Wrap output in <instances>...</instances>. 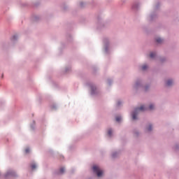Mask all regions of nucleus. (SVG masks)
I'll list each match as a JSON object with an SVG mask.
<instances>
[{"mask_svg": "<svg viewBox=\"0 0 179 179\" xmlns=\"http://www.w3.org/2000/svg\"><path fill=\"white\" fill-rule=\"evenodd\" d=\"M107 83L108 85H111V83H113V80L109 79L107 80Z\"/></svg>", "mask_w": 179, "mask_h": 179, "instance_id": "nucleus-22", "label": "nucleus"}, {"mask_svg": "<svg viewBox=\"0 0 179 179\" xmlns=\"http://www.w3.org/2000/svg\"><path fill=\"white\" fill-rule=\"evenodd\" d=\"M117 156H118V152H113L112 155H111V157H112L113 159H115V157H117Z\"/></svg>", "mask_w": 179, "mask_h": 179, "instance_id": "nucleus-17", "label": "nucleus"}, {"mask_svg": "<svg viewBox=\"0 0 179 179\" xmlns=\"http://www.w3.org/2000/svg\"><path fill=\"white\" fill-rule=\"evenodd\" d=\"M175 149H179V145H176Z\"/></svg>", "mask_w": 179, "mask_h": 179, "instance_id": "nucleus-25", "label": "nucleus"}, {"mask_svg": "<svg viewBox=\"0 0 179 179\" xmlns=\"http://www.w3.org/2000/svg\"><path fill=\"white\" fill-rule=\"evenodd\" d=\"M31 170H36L37 169V164L34 162L31 164Z\"/></svg>", "mask_w": 179, "mask_h": 179, "instance_id": "nucleus-15", "label": "nucleus"}, {"mask_svg": "<svg viewBox=\"0 0 179 179\" xmlns=\"http://www.w3.org/2000/svg\"><path fill=\"white\" fill-rule=\"evenodd\" d=\"M117 107H120V106H122V101L118 100L117 101Z\"/></svg>", "mask_w": 179, "mask_h": 179, "instance_id": "nucleus-18", "label": "nucleus"}, {"mask_svg": "<svg viewBox=\"0 0 179 179\" xmlns=\"http://www.w3.org/2000/svg\"><path fill=\"white\" fill-rule=\"evenodd\" d=\"M80 6H83V3H80Z\"/></svg>", "mask_w": 179, "mask_h": 179, "instance_id": "nucleus-26", "label": "nucleus"}, {"mask_svg": "<svg viewBox=\"0 0 179 179\" xmlns=\"http://www.w3.org/2000/svg\"><path fill=\"white\" fill-rule=\"evenodd\" d=\"M141 71H143V72H146L149 69V64L147 63L143 64L141 66H140Z\"/></svg>", "mask_w": 179, "mask_h": 179, "instance_id": "nucleus-8", "label": "nucleus"}, {"mask_svg": "<svg viewBox=\"0 0 179 179\" xmlns=\"http://www.w3.org/2000/svg\"><path fill=\"white\" fill-rule=\"evenodd\" d=\"M143 90L144 92H149V90H150V85L148 84L145 85H143Z\"/></svg>", "mask_w": 179, "mask_h": 179, "instance_id": "nucleus-12", "label": "nucleus"}, {"mask_svg": "<svg viewBox=\"0 0 179 179\" xmlns=\"http://www.w3.org/2000/svg\"><path fill=\"white\" fill-rule=\"evenodd\" d=\"M15 176H16L15 172L9 171L5 174V178H8V177H15Z\"/></svg>", "mask_w": 179, "mask_h": 179, "instance_id": "nucleus-10", "label": "nucleus"}, {"mask_svg": "<svg viewBox=\"0 0 179 179\" xmlns=\"http://www.w3.org/2000/svg\"><path fill=\"white\" fill-rule=\"evenodd\" d=\"M91 90L92 94H96L97 93V87H96V86H92Z\"/></svg>", "mask_w": 179, "mask_h": 179, "instance_id": "nucleus-13", "label": "nucleus"}, {"mask_svg": "<svg viewBox=\"0 0 179 179\" xmlns=\"http://www.w3.org/2000/svg\"><path fill=\"white\" fill-rule=\"evenodd\" d=\"M155 41L157 44H162L164 41V38L160 37V36H156L155 38Z\"/></svg>", "mask_w": 179, "mask_h": 179, "instance_id": "nucleus-11", "label": "nucleus"}, {"mask_svg": "<svg viewBox=\"0 0 179 179\" xmlns=\"http://www.w3.org/2000/svg\"><path fill=\"white\" fill-rule=\"evenodd\" d=\"M65 173V168H61L59 170V174H64Z\"/></svg>", "mask_w": 179, "mask_h": 179, "instance_id": "nucleus-19", "label": "nucleus"}, {"mask_svg": "<svg viewBox=\"0 0 179 179\" xmlns=\"http://www.w3.org/2000/svg\"><path fill=\"white\" fill-rule=\"evenodd\" d=\"M0 176H1V173H0Z\"/></svg>", "mask_w": 179, "mask_h": 179, "instance_id": "nucleus-28", "label": "nucleus"}, {"mask_svg": "<svg viewBox=\"0 0 179 179\" xmlns=\"http://www.w3.org/2000/svg\"><path fill=\"white\" fill-rule=\"evenodd\" d=\"M111 50V41L110 40L106 39L103 43V51L106 54H108L110 50Z\"/></svg>", "mask_w": 179, "mask_h": 179, "instance_id": "nucleus-4", "label": "nucleus"}, {"mask_svg": "<svg viewBox=\"0 0 179 179\" xmlns=\"http://www.w3.org/2000/svg\"><path fill=\"white\" fill-rule=\"evenodd\" d=\"M143 87V80H137L135 81L134 84L132 86V89L134 92H137L139 89Z\"/></svg>", "mask_w": 179, "mask_h": 179, "instance_id": "nucleus-3", "label": "nucleus"}, {"mask_svg": "<svg viewBox=\"0 0 179 179\" xmlns=\"http://www.w3.org/2000/svg\"><path fill=\"white\" fill-rule=\"evenodd\" d=\"M141 131L139 130L134 129L133 131V136L134 138H139V136H141Z\"/></svg>", "mask_w": 179, "mask_h": 179, "instance_id": "nucleus-9", "label": "nucleus"}, {"mask_svg": "<svg viewBox=\"0 0 179 179\" xmlns=\"http://www.w3.org/2000/svg\"><path fill=\"white\" fill-rule=\"evenodd\" d=\"M164 84L166 87H171L174 86V79L173 78H166L164 80Z\"/></svg>", "mask_w": 179, "mask_h": 179, "instance_id": "nucleus-7", "label": "nucleus"}, {"mask_svg": "<svg viewBox=\"0 0 179 179\" xmlns=\"http://www.w3.org/2000/svg\"><path fill=\"white\" fill-rule=\"evenodd\" d=\"M93 172L96 174L98 178H101L104 176V171L101 169V168L97 165H94L92 167Z\"/></svg>", "mask_w": 179, "mask_h": 179, "instance_id": "nucleus-2", "label": "nucleus"}, {"mask_svg": "<svg viewBox=\"0 0 179 179\" xmlns=\"http://www.w3.org/2000/svg\"><path fill=\"white\" fill-rule=\"evenodd\" d=\"M1 78H3V74L1 75Z\"/></svg>", "mask_w": 179, "mask_h": 179, "instance_id": "nucleus-27", "label": "nucleus"}, {"mask_svg": "<svg viewBox=\"0 0 179 179\" xmlns=\"http://www.w3.org/2000/svg\"><path fill=\"white\" fill-rule=\"evenodd\" d=\"M25 153H27V154L30 153V148H27L25 149Z\"/></svg>", "mask_w": 179, "mask_h": 179, "instance_id": "nucleus-21", "label": "nucleus"}, {"mask_svg": "<svg viewBox=\"0 0 179 179\" xmlns=\"http://www.w3.org/2000/svg\"><path fill=\"white\" fill-rule=\"evenodd\" d=\"M148 57L151 59H159V61H160L161 62L166 61V58L159 59V57H157V53L156 52H150Z\"/></svg>", "mask_w": 179, "mask_h": 179, "instance_id": "nucleus-5", "label": "nucleus"}, {"mask_svg": "<svg viewBox=\"0 0 179 179\" xmlns=\"http://www.w3.org/2000/svg\"><path fill=\"white\" fill-rule=\"evenodd\" d=\"M152 131H153V124L152 123L147 124L144 129V132L145 134H151Z\"/></svg>", "mask_w": 179, "mask_h": 179, "instance_id": "nucleus-6", "label": "nucleus"}, {"mask_svg": "<svg viewBox=\"0 0 179 179\" xmlns=\"http://www.w3.org/2000/svg\"><path fill=\"white\" fill-rule=\"evenodd\" d=\"M155 108H156V105H155V103H150L148 107L145 105H142L131 112V120L133 121H136L139 119V113L146 111V110H155Z\"/></svg>", "mask_w": 179, "mask_h": 179, "instance_id": "nucleus-1", "label": "nucleus"}, {"mask_svg": "<svg viewBox=\"0 0 179 179\" xmlns=\"http://www.w3.org/2000/svg\"><path fill=\"white\" fill-rule=\"evenodd\" d=\"M62 8H63L64 10H66V9L68 8V5L64 4V5L62 6Z\"/></svg>", "mask_w": 179, "mask_h": 179, "instance_id": "nucleus-20", "label": "nucleus"}, {"mask_svg": "<svg viewBox=\"0 0 179 179\" xmlns=\"http://www.w3.org/2000/svg\"><path fill=\"white\" fill-rule=\"evenodd\" d=\"M122 120V117L121 116H116L115 117V120L117 121V122H121Z\"/></svg>", "mask_w": 179, "mask_h": 179, "instance_id": "nucleus-16", "label": "nucleus"}, {"mask_svg": "<svg viewBox=\"0 0 179 179\" xmlns=\"http://www.w3.org/2000/svg\"><path fill=\"white\" fill-rule=\"evenodd\" d=\"M68 71H71V67H66L65 69V72H68Z\"/></svg>", "mask_w": 179, "mask_h": 179, "instance_id": "nucleus-24", "label": "nucleus"}, {"mask_svg": "<svg viewBox=\"0 0 179 179\" xmlns=\"http://www.w3.org/2000/svg\"><path fill=\"white\" fill-rule=\"evenodd\" d=\"M12 40L13 41H15V40H17V36H13Z\"/></svg>", "mask_w": 179, "mask_h": 179, "instance_id": "nucleus-23", "label": "nucleus"}, {"mask_svg": "<svg viewBox=\"0 0 179 179\" xmlns=\"http://www.w3.org/2000/svg\"><path fill=\"white\" fill-rule=\"evenodd\" d=\"M108 136L110 138V136H113V129H108L107 131Z\"/></svg>", "mask_w": 179, "mask_h": 179, "instance_id": "nucleus-14", "label": "nucleus"}]
</instances>
